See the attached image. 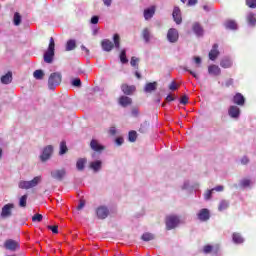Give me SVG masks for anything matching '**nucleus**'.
<instances>
[{
    "mask_svg": "<svg viewBox=\"0 0 256 256\" xmlns=\"http://www.w3.org/2000/svg\"><path fill=\"white\" fill-rule=\"evenodd\" d=\"M113 41L114 44L109 39L102 40L101 47L103 51L109 53L110 51H113L114 47H116V49H119L121 47V37L119 36V34H114Z\"/></svg>",
    "mask_w": 256,
    "mask_h": 256,
    "instance_id": "nucleus-1",
    "label": "nucleus"
},
{
    "mask_svg": "<svg viewBox=\"0 0 256 256\" xmlns=\"http://www.w3.org/2000/svg\"><path fill=\"white\" fill-rule=\"evenodd\" d=\"M41 181H43V177L36 176L30 181L21 180L18 183V187H19V189H25V190L33 189L34 187H37V185H39V183H41Z\"/></svg>",
    "mask_w": 256,
    "mask_h": 256,
    "instance_id": "nucleus-2",
    "label": "nucleus"
},
{
    "mask_svg": "<svg viewBox=\"0 0 256 256\" xmlns=\"http://www.w3.org/2000/svg\"><path fill=\"white\" fill-rule=\"evenodd\" d=\"M53 57H55V39H53V37H51L49 40L48 49L44 53L45 63H53Z\"/></svg>",
    "mask_w": 256,
    "mask_h": 256,
    "instance_id": "nucleus-3",
    "label": "nucleus"
},
{
    "mask_svg": "<svg viewBox=\"0 0 256 256\" xmlns=\"http://www.w3.org/2000/svg\"><path fill=\"white\" fill-rule=\"evenodd\" d=\"M63 77L61 76V73L54 72L52 73L48 78V87L49 89H54L57 87V85H61Z\"/></svg>",
    "mask_w": 256,
    "mask_h": 256,
    "instance_id": "nucleus-4",
    "label": "nucleus"
},
{
    "mask_svg": "<svg viewBox=\"0 0 256 256\" xmlns=\"http://www.w3.org/2000/svg\"><path fill=\"white\" fill-rule=\"evenodd\" d=\"M13 209H15V204L8 203L2 207L1 217L2 219H9L13 215Z\"/></svg>",
    "mask_w": 256,
    "mask_h": 256,
    "instance_id": "nucleus-5",
    "label": "nucleus"
},
{
    "mask_svg": "<svg viewBox=\"0 0 256 256\" xmlns=\"http://www.w3.org/2000/svg\"><path fill=\"white\" fill-rule=\"evenodd\" d=\"M179 225V217L175 215H170L166 217V229L167 231H171V229H175Z\"/></svg>",
    "mask_w": 256,
    "mask_h": 256,
    "instance_id": "nucleus-6",
    "label": "nucleus"
},
{
    "mask_svg": "<svg viewBox=\"0 0 256 256\" xmlns=\"http://www.w3.org/2000/svg\"><path fill=\"white\" fill-rule=\"evenodd\" d=\"M4 247L7 249V251H19L21 249L19 241L13 239L6 240L4 242Z\"/></svg>",
    "mask_w": 256,
    "mask_h": 256,
    "instance_id": "nucleus-7",
    "label": "nucleus"
},
{
    "mask_svg": "<svg viewBox=\"0 0 256 256\" xmlns=\"http://www.w3.org/2000/svg\"><path fill=\"white\" fill-rule=\"evenodd\" d=\"M51 177L56 181H63L67 177V170L65 168L56 169L50 173Z\"/></svg>",
    "mask_w": 256,
    "mask_h": 256,
    "instance_id": "nucleus-8",
    "label": "nucleus"
},
{
    "mask_svg": "<svg viewBox=\"0 0 256 256\" xmlns=\"http://www.w3.org/2000/svg\"><path fill=\"white\" fill-rule=\"evenodd\" d=\"M167 39L169 43H177L179 41V31L175 28H170L167 32Z\"/></svg>",
    "mask_w": 256,
    "mask_h": 256,
    "instance_id": "nucleus-9",
    "label": "nucleus"
},
{
    "mask_svg": "<svg viewBox=\"0 0 256 256\" xmlns=\"http://www.w3.org/2000/svg\"><path fill=\"white\" fill-rule=\"evenodd\" d=\"M172 17L176 25H181V23H183V18L181 16V8H179V6L174 7Z\"/></svg>",
    "mask_w": 256,
    "mask_h": 256,
    "instance_id": "nucleus-10",
    "label": "nucleus"
},
{
    "mask_svg": "<svg viewBox=\"0 0 256 256\" xmlns=\"http://www.w3.org/2000/svg\"><path fill=\"white\" fill-rule=\"evenodd\" d=\"M96 215L98 219H107V217H109V208L106 206H99L96 209Z\"/></svg>",
    "mask_w": 256,
    "mask_h": 256,
    "instance_id": "nucleus-11",
    "label": "nucleus"
},
{
    "mask_svg": "<svg viewBox=\"0 0 256 256\" xmlns=\"http://www.w3.org/2000/svg\"><path fill=\"white\" fill-rule=\"evenodd\" d=\"M53 155V146L48 145L43 149V152L40 156L41 161H47Z\"/></svg>",
    "mask_w": 256,
    "mask_h": 256,
    "instance_id": "nucleus-12",
    "label": "nucleus"
},
{
    "mask_svg": "<svg viewBox=\"0 0 256 256\" xmlns=\"http://www.w3.org/2000/svg\"><path fill=\"white\" fill-rule=\"evenodd\" d=\"M90 148L96 153H102L103 151H105V146L101 145L96 139L91 140Z\"/></svg>",
    "mask_w": 256,
    "mask_h": 256,
    "instance_id": "nucleus-13",
    "label": "nucleus"
},
{
    "mask_svg": "<svg viewBox=\"0 0 256 256\" xmlns=\"http://www.w3.org/2000/svg\"><path fill=\"white\" fill-rule=\"evenodd\" d=\"M199 221L205 222V221H209V219L211 218V214L209 213V209L207 208H203L199 211L198 215H197Z\"/></svg>",
    "mask_w": 256,
    "mask_h": 256,
    "instance_id": "nucleus-14",
    "label": "nucleus"
},
{
    "mask_svg": "<svg viewBox=\"0 0 256 256\" xmlns=\"http://www.w3.org/2000/svg\"><path fill=\"white\" fill-rule=\"evenodd\" d=\"M219 55H220L219 44H214L208 54V57H209L210 61H215V59H217V57H219Z\"/></svg>",
    "mask_w": 256,
    "mask_h": 256,
    "instance_id": "nucleus-15",
    "label": "nucleus"
},
{
    "mask_svg": "<svg viewBox=\"0 0 256 256\" xmlns=\"http://www.w3.org/2000/svg\"><path fill=\"white\" fill-rule=\"evenodd\" d=\"M121 91L124 93V95H133V93L136 91V88L134 85L122 84Z\"/></svg>",
    "mask_w": 256,
    "mask_h": 256,
    "instance_id": "nucleus-16",
    "label": "nucleus"
},
{
    "mask_svg": "<svg viewBox=\"0 0 256 256\" xmlns=\"http://www.w3.org/2000/svg\"><path fill=\"white\" fill-rule=\"evenodd\" d=\"M233 103L239 107H243L245 105V96L241 93H236L233 97Z\"/></svg>",
    "mask_w": 256,
    "mask_h": 256,
    "instance_id": "nucleus-17",
    "label": "nucleus"
},
{
    "mask_svg": "<svg viewBox=\"0 0 256 256\" xmlns=\"http://www.w3.org/2000/svg\"><path fill=\"white\" fill-rule=\"evenodd\" d=\"M228 114L232 119H238L239 115H241V110L237 106H230Z\"/></svg>",
    "mask_w": 256,
    "mask_h": 256,
    "instance_id": "nucleus-18",
    "label": "nucleus"
},
{
    "mask_svg": "<svg viewBox=\"0 0 256 256\" xmlns=\"http://www.w3.org/2000/svg\"><path fill=\"white\" fill-rule=\"evenodd\" d=\"M209 75H214V77H219L221 75V68L215 64L208 66Z\"/></svg>",
    "mask_w": 256,
    "mask_h": 256,
    "instance_id": "nucleus-19",
    "label": "nucleus"
},
{
    "mask_svg": "<svg viewBox=\"0 0 256 256\" xmlns=\"http://www.w3.org/2000/svg\"><path fill=\"white\" fill-rule=\"evenodd\" d=\"M220 67H222V69H231V67H233V60L229 57L222 58L220 61Z\"/></svg>",
    "mask_w": 256,
    "mask_h": 256,
    "instance_id": "nucleus-20",
    "label": "nucleus"
},
{
    "mask_svg": "<svg viewBox=\"0 0 256 256\" xmlns=\"http://www.w3.org/2000/svg\"><path fill=\"white\" fill-rule=\"evenodd\" d=\"M101 167H103V162L101 160H96L90 163V169H92L94 173L101 171Z\"/></svg>",
    "mask_w": 256,
    "mask_h": 256,
    "instance_id": "nucleus-21",
    "label": "nucleus"
},
{
    "mask_svg": "<svg viewBox=\"0 0 256 256\" xmlns=\"http://www.w3.org/2000/svg\"><path fill=\"white\" fill-rule=\"evenodd\" d=\"M131 103H133V100L129 98V96H121L119 98V105H121V107H129Z\"/></svg>",
    "mask_w": 256,
    "mask_h": 256,
    "instance_id": "nucleus-22",
    "label": "nucleus"
},
{
    "mask_svg": "<svg viewBox=\"0 0 256 256\" xmlns=\"http://www.w3.org/2000/svg\"><path fill=\"white\" fill-rule=\"evenodd\" d=\"M192 30L195 33V35H197V37H202V35H203V27L201 26V24H199V22H195L193 24Z\"/></svg>",
    "mask_w": 256,
    "mask_h": 256,
    "instance_id": "nucleus-23",
    "label": "nucleus"
},
{
    "mask_svg": "<svg viewBox=\"0 0 256 256\" xmlns=\"http://www.w3.org/2000/svg\"><path fill=\"white\" fill-rule=\"evenodd\" d=\"M153 15H155V6H151L150 8L144 10V18L146 21L152 19Z\"/></svg>",
    "mask_w": 256,
    "mask_h": 256,
    "instance_id": "nucleus-24",
    "label": "nucleus"
},
{
    "mask_svg": "<svg viewBox=\"0 0 256 256\" xmlns=\"http://www.w3.org/2000/svg\"><path fill=\"white\" fill-rule=\"evenodd\" d=\"M145 93H153V91H157V82H149L144 87Z\"/></svg>",
    "mask_w": 256,
    "mask_h": 256,
    "instance_id": "nucleus-25",
    "label": "nucleus"
},
{
    "mask_svg": "<svg viewBox=\"0 0 256 256\" xmlns=\"http://www.w3.org/2000/svg\"><path fill=\"white\" fill-rule=\"evenodd\" d=\"M11 81H13V73L12 72H8L6 75H3L1 77V83H3V85H9V83H11Z\"/></svg>",
    "mask_w": 256,
    "mask_h": 256,
    "instance_id": "nucleus-26",
    "label": "nucleus"
},
{
    "mask_svg": "<svg viewBox=\"0 0 256 256\" xmlns=\"http://www.w3.org/2000/svg\"><path fill=\"white\" fill-rule=\"evenodd\" d=\"M87 163L86 158H79L76 162V168L78 171H83L85 169V165Z\"/></svg>",
    "mask_w": 256,
    "mask_h": 256,
    "instance_id": "nucleus-27",
    "label": "nucleus"
},
{
    "mask_svg": "<svg viewBox=\"0 0 256 256\" xmlns=\"http://www.w3.org/2000/svg\"><path fill=\"white\" fill-rule=\"evenodd\" d=\"M224 27H226V29H230L232 31H235L237 29V22H235V20H227L224 23Z\"/></svg>",
    "mask_w": 256,
    "mask_h": 256,
    "instance_id": "nucleus-28",
    "label": "nucleus"
},
{
    "mask_svg": "<svg viewBox=\"0 0 256 256\" xmlns=\"http://www.w3.org/2000/svg\"><path fill=\"white\" fill-rule=\"evenodd\" d=\"M142 37L145 43H149V41H151V30H149V28H144L142 30Z\"/></svg>",
    "mask_w": 256,
    "mask_h": 256,
    "instance_id": "nucleus-29",
    "label": "nucleus"
},
{
    "mask_svg": "<svg viewBox=\"0 0 256 256\" xmlns=\"http://www.w3.org/2000/svg\"><path fill=\"white\" fill-rule=\"evenodd\" d=\"M141 239L142 241H145V242L153 241L155 239V234L151 232L143 233L141 236Z\"/></svg>",
    "mask_w": 256,
    "mask_h": 256,
    "instance_id": "nucleus-30",
    "label": "nucleus"
},
{
    "mask_svg": "<svg viewBox=\"0 0 256 256\" xmlns=\"http://www.w3.org/2000/svg\"><path fill=\"white\" fill-rule=\"evenodd\" d=\"M246 21H247L248 25H250L251 27H255V25H256L255 14L249 13L247 15Z\"/></svg>",
    "mask_w": 256,
    "mask_h": 256,
    "instance_id": "nucleus-31",
    "label": "nucleus"
},
{
    "mask_svg": "<svg viewBox=\"0 0 256 256\" xmlns=\"http://www.w3.org/2000/svg\"><path fill=\"white\" fill-rule=\"evenodd\" d=\"M77 47V42L73 39L68 40L66 43V51H73Z\"/></svg>",
    "mask_w": 256,
    "mask_h": 256,
    "instance_id": "nucleus-32",
    "label": "nucleus"
},
{
    "mask_svg": "<svg viewBox=\"0 0 256 256\" xmlns=\"http://www.w3.org/2000/svg\"><path fill=\"white\" fill-rule=\"evenodd\" d=\"M232 239L234 241V243H236L237 245H241V243H243L244 239L243 236H241V234L235 232L232 235Z\"/></svg>",
    "mask_w": 256,
    "mask_h": 256,
    "instance_id": "nucleus-33",
    "label": "nucleus"
},
{
    "mask_svg": "<svg viewBox=\"0 0 256 256\" xmlns=\"http://www.w3.org/2000/svg\"><path fill=\"white\" fill-rule=\"evenodd\" d=\"M225 209H229V201L222 200L218 206L219 211H225Z\"/></svg>",
    "mask_w": 256,
    "mask_h": 256,
    "instance_id": "nucleus-34",
    "label": "nucleus"
},
{
    "mask_svg": "<svg viewBox=\"0 0 256 256\" xmlns=\"http://www.w3.org/2000/svg\"><path fill=\"white\" fill-rule=\"evenodd\" d=\"M33 77L37 80H41L45 77V72H43V70H35L33 73Z\"/></svg>",
    "mask_w": 256,
    "mask_h": 256,
    "instance_id": "nucleus-35",
    "label": "nucleus"
},
{
    "mask_svg": "<svg viewBox=\"0 0 256 256\" xmlns=\"http://www.w3.org/2000/svg\"><path fill=\"white\" fill-rule=\"evenodd\" d=\"M67 151H69V149L67 148V142L62 141L60 143V152L59 155H65V153H67Z\"/></svg>",
    "mask_w": 256,
    "mask_h": 256,
    "instance_id": "nucleus-36",
    "label": "nucleus"
},
{
    "mask_svg": "<svg viewBox=\"0 0 256 256\" xmlns=\"http://www.w3.org/2000/svg\"><path fill=\"white\" fill-rule=\"evenodd\" d=\"M128 139L130 143H135V141H137V131L135 130L130 131L128 134Z\"/></svg>",
    "mask_w": 256,
    "mask_h": 256,
    "instance_id": "nucleus-37",
    "label": "nucleus"
},
{
    "mask_svg": "<svg viewBox=\"0 0 256 256\" xmlns=\"http://www.w3.org/2000/svg\"><path fill=\"white\" fill-rule=\"evenodd\" d=\"M149 131V122L145 121L140 125L139 133H147Z\"/></svg>",
    "mask_w": 256,
    "mask_h": 256,
    "instance_id": "nucleus-38",
    "label": "nucleus"
},
{
    "mask_svg": "<svg viewBox=\"0 0 256 256\" xmlns=\"http://www.w3.org/2000/svg\"><path fill=\"white\" fill-rule=\"evenodd\" d=\"M13 22L16 27H19V25H21V14L19 12H16L14 14Z\"/></svg>",
    "mask_w": 256,
    "mask_h": 256,
    "instance_id": "nucleus-39",
    "label": "nucleus"
},
{
    "mask_svg": "<svg viewBox=\"0 0 256 256\" xmlns=\"http://www.w3.org/2000/svg\"><path fill=\"white\" fill-rule=\"evenodd\" d=\"M120 61L121 63H129V60L127 59V52L125 50H122L120 53Z\"/></svg>",
    "mask_w": 256,
    "mask_h": 256,
    "instance_id": "nucleus-40",
    "label": "nucleus"
},
{
    "mask_svg": "<svg viewBox=\"0 0 256 256\" xmlns=\"http://www.w3.org/2000/svg\"><path fill=\"white\" fill-rule=\"evenodd\" d=\"M19 207H27V194L20 197Z\"/></svg>",
    "mask_w": 256,
    "mask_h": 256,
    "instance_id": "nucleus-41",
    "label": "nucleus"
},
{
    "mask_svg": "<svg viewBox=\"0 0 256 256\" xmlns=\"http://www.w3.org/2000/svg\"><path fill=\"white\" fill-rule=\"evenodd\" d=\"M32 221L34 223H41V221H43V215L41 214H35L33 217H32Z\"/></svg>",
    "mask_w": 256,
    "mask_h": 256,
    "instance_id": "nucleus-42",
    "label": "nucleus"
},
{
    "mask_svg": "<svg viewBox=\"0 0 256 256\" xmlns=\"http://www.w3.org/2000/svg\"><path fill=\"white\" fill-rule=\"evenodd\" d=\"M246 5L250 9H256V0H246Z\"/></svg>",
    "mask_w": 256,
    "mask_h": 256,
    "instance_id": "nucleus-43",
    "label": "nucleus"
},
{
    "mask_svg": "<svg viewBox=\"0 0 256 256\" xmlns=\"http://www.w3.org/2000/svg\"><path fill=\"white\" fill-rule=\"evenodd\" d=\"M212 251H213L212 245H205L203 247V253H205V255H209V253H211Z\"/></svg>",
    "mask_w": 256,
    "mask_h": 256,
    "instance_id": "nucleus-44",
    "label": "nucleus"
},
{
    "mask_svg": "<svg viewBox=\"0 0 256 256\" xmlns=\"http://www.w3.org/2000/svg\"><path fill=\"white\" fill-rule=\"evenodd\" d=\"M48 229L50 231H52V233H54L55 235H57V233H59V226L54 225V226H48Z\"/></svg>",
    "mask_w": 256,
    "mask_h": 256,
    "instance_id": "nucleus-45",
    "label": "nucleus"
},
{
    "mask_svg": "<svg viewBox=\"0 0 256 256\" xmlns=\"http://www.w3.org/2000/svg\"><path fill=\"white\" fill-rule=\"evenodd\" d=\"M138 63H139V58L133 56V57L131 58V61H130L131 66H132V67H137V64H138Z\"/></svg>",
    "mask_w": 256,
    "mask_h": 256,
    "instance_id": "nucleus-46",
    "label": "nucleus"
},
{
    "mask_svg": "<svg viewBox=\"0 0 256 256\" xmlns=\"http://www.w3.org/2000/svg\"><path fill=\"white\" fill-rule=\"evenodd\" d=\"M169 89L170 91H177V89H179V86H177V82L175 81L171 82L169 85Z\"/></svg>",
    "mask_w": 256,
    "mask_h": 256,
    "instance_id": "nucleus-47",
    "label": "nucleus"
},
{
    "mask_svg": "<svg viewBox=\"0 0 256 256\" xmlns=\"http://www.w3.org/2000/svg\"><path fill=\"white\" fill-rule=\"evenodd\" d=\"M73 87H81V79L75 78L72 80Z\"/></svg>",
    "mask_w": 256,
    "mask_h": 256,
    "instance_id": "nucleus-48",
    "label": "nucleus"
},
{
    "mask_svg": "<svg viewBox=\"0 0 256 256\" xmlns=\"http://www.w3.org/2000/svg\"><path fill=\"white\" fill-rule=\"evenodd\" d=\"M180 103L181 105H187V103H189V97H187V95L182 96L180 99Z\"/></svg>",
    "mask_w": 256,
    "mask_h": 256,
    "instance_id": "nucleus-49",
    "label": "nucleus"
},
{
    "mask_svg": "<svg viewBox=\"0 0 256 256\" xmlns=\"http://www.w3.org/2000/svg\"><path fill=\"white\" fill-rule=\"evenodd\" d=\"M213 195V189L212 190H208L206 191V193L204 194V199H206V201H209V199H211V196Z\"/></svg>",
    "mask_w": 256,
    "mask_h": 256,
    "instance_id": "nucleus-50",
    "label": "nucleus"
},
{
    "mask_svg": "<svg viewBox=\"0 0 256 256\" xmlns=\"http://www.w3.org/2000/svg\"><path fill=\"white\" fill-rule=\"evenodd\" d=\"M184 71H188V73H190V75H192L195 79H199V76L197 75V73H195L194 71L190 70L187 67H184Z\"/></svg>",
    "mask_w": 256,
    "mask_h": 256,
    "instance_id": "nucleus-51",
    "label": "nucleus"
},
{
    "mask_svg": "<svg viewBox=\"0 0 256 256\" xmlns=\"http://www.w3.org/2000/svg\"><path fill=\"white\" fill-rule=\"evenodd\" d=\"M241 185H242V187H249V185H251V180L244 179L241 181Z\"/></svg>",
    "mask_w": 256,
    "mask_h": 256,
    "instance_id": "nucleus-52",
    "label": "nucleus"
},
{
    "mask_svg": "<svg viewBox=\"0 0 256 256\" xmlns=\"http://www.w3.org/2000/svg\"><path fill=\"white\" fill-rule=\"evenodd\" d=\"M90 22L92 25H97V23H99V16H93Z\"/></svg>",
    "mask_w": 256,
    "mask_h": 256,
    "instance_id": "nucleus-53",
    "label": "nucleus"
},
{
    "mask_svg": "<svg viewBox=\"0 0 256 256\" xmlns=\"http://www.w3.org/2000/svg\"><path fill=\"white\" fill-rule=\"evenodd\" d=\"M197 3H198V0H188L187 6L193 7V6L197 5Z\"/></svg>",
    "mask_w": 256,
    "mask_h": 256,
    "instance_id": "nucleus-54",
    "label": "nucleus"
},
{
    "mask_svg": "<svg viewBox=\"0 0 256 256\" xmlns=\"http://www.w3.org/2000/svg\"><path fill=\"white\" fill-rule=\"evenodd\" d=\"M234 81L233 78H229L226 82H225V87H232Z\"/></svg>",
    "mask_w": 256,
    "mask_h": 256,
    "instance_id": "nucleus-55",
    "label": "nucleus"
},
{
    "mask_svg": "<svg viewBox=\"0 0 256 256\" xmlns=\"http://www.w3.org/2000/svg\"><path fill=\"white\" fill-rule=\"evenodd\" d=\"M83 207H85V200H80V203L77 207L78 211H81V209H83Z\"/></svg>",
    "mask_w": 256,
    "mask_h": 256,
    "instance_id": "nucleus-56",
    "label": "nucleus"
},
{
    "mask_svg": "<svg viewBox=\"0 0 256 256\" xmlns=\"http://www.w3.org/2000/svg\"><path fill=\"white\" fill-rule=\"evenodd\" d=\"M247 163H249V158H247V156H244V157L241 159V164H242V165H247Z\"/></svg>",
    "mask_w": 256,
    "mask_h": 256,
    "instance_id": "nucleus-57",
    "label": "nucleus"
},
{
    "mask_svg": "<svg viewBox=\"0 0 256 256\" xmlns=\"http://www.w3.org/2000/svg\"><path fill=\"white\" fill-rule=\"evenodd\" d=\"M103 3L106 7H111V3H113V0H103Z\"/></svg>",
    "mask_w": 256,
    "mask_h": 256,
    "instance_id": "nucleus-58",
    "label": "nucleus"
},
{
    "mask_svg": "<svg viewBox=\"0 0 256 256\" xmlns=\"http://www.w3.org/2000/svg\"><path fill=\"white\" fill-rule=\"evenodd\" d=\"M123 138H121V137H118V138H116V140H115V142H116V144H118V145H123Z\"/></svg>",
    "mask_w": 256,
    "mask_h": 256,
    "instance_id": "nucleus-59",
    "label": "nucleus"
},
{
    "mask_svg": "<svg viewBox=\"0 0 256 256\" xmlns=\"http://www.w3.org/2000/svg\"><path fill=\"white\" fill-rule=\"evenodd\" d=\"M194 61H195L196 65H201V57H199V56L194 57Z\"/></svg>",
    "mask_w": 256,
    "mask_h": 256,
    "instance_id": "nucleus-60",
    "label": "nucleus"
},
{
    "mask_svg": "<svg viewBox=\"0 0 256 256\" xmlns=\"http://www.w3.org/2000/svg\"><path fill=\"white\" fill-rule=\"evenodd\" d=\"M224 187L223 186H216L215 188L212 189V191H218L221 192L223 191Z\"/></svg>",
    "mask_w": 256,
    "mask_h": 256,
    "instance_id": "nucleus-61",
    "label": "nucleus"
},
{
    "mask_svg": "<svg viewBox=\"0 0 256 256\" xmlns=\"http://www.w3.org/2000/svg\"><path fill=\"white\" fill-rule=\"evenodd\" d=\"M109 133H110V135H116L117 130L115 129V127H112V128H110Z\"/></svg>",
    "mask_w": 256,
    "mask_h": 256,
    "instance_id": "nucleus-62",
    "label": "nucleus"
},
{
    "mask_svg": "<svg viewBox=\"0 0 256 256\" xmlns=\"http://www.w3.org/2000/svg\"><path fill=\"white\" fill-rule=\"evenodd\" d=\"M166 101L170 102V101H175V97L171 96V95H168L166 97Z\"/></svg>",
    "mask_w": 256,
    "mask_h": 256,
    "instance_id": "nucleus-63",
    "label": "nucleus"
},
{
    "mask_svg": "<svg viewBox=\"0 0 256 256\" xmlns=\"http://www.w3.org/2000/svg\"><path fill=\"white\" fill-rule=\"evenodd\" d=\"M82 51H85L86 55H89V49L84 45L81 46Z\"/></svg>",
    "mask_w": 256,
    "mask_h": 256,
    "instance_id": "nucleus-64",
    "label": "nucleus"
}]
</instances>
